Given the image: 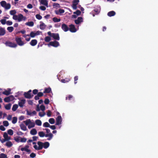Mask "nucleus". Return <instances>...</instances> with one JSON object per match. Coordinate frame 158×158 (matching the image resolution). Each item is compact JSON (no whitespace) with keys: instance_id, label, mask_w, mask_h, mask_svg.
I'll return each mask as SVG.
<instances>
[{"instance_id":"f257e3e1","label":"nucleus","mask_w":158,"mask_h":158,"mask_svg":"<svg viewBox=\"0 0 158 158\" xmlns=\"http://www.w3.org/2000/svg\"><path fill=\"white\" fill-rule=\"evenodd\" d=\"M37 144L38 147L36 145L33 146L35 150H42L43 148L45 149H47L49 147L50 145V143L48 142H46L44 143H42L41 141H38Z\"/></svg>"},{"instance_id":"f03ea898","label":"nucleus","mask_w":158,"mask_h":158,"mask_svg":"<svg viewBox=\"0 0 158 158\" xmlns=\"http://www.w3.org/2000/svg\"><path fill=\"white\" fill-rule=\"evenodd\" d=\"M38 135L39 136L41 137H43L44 136L45 137H48L47 139V140H51L53 137V135L52 133L47 134H45L44 132L43 131H40L38 132Z\"/></svg>"},{"instance_id":"7ed1b4c3","label":"nucleus","mask_w":158,"mask_h":158,"mask_svg":"<svg viewBox=\"0 0 158 158\" xmlns=\"http://www.w3.org/2000/svg\"><path fill=\"white\" fill-rule=\"evenodd\" d=\"M0 3L1 5L6 10H8L11 7L10 4L9 3H7L5 1H2Z\"/></svg>"},{"instance_id":"20e7f679","label":"nucleus","mask_w":158,"mask_h":158,"mask_svg":"<svg viewBox=\"0 0 158 158\" xmlns=\"http://www.w3.org/2000/svg\"><path fill=\"white\" fill-rule=\"evenodd\" d=\"M15 40L17 44L20 46H22L24 45V43L21 40V38L16 37L15 38Z\"/></svg>"},{"instance_id":"39448f33","label":"nucleus","mask_w":158,"mask_h":158,"mask_svg":"<svg viewBox=\"0 0 158 158\" xmlns=\"http://www.w3.org/2000/svg\"><path fill=\"white\" fill-rule=\"evenodd\" d=\"M5 44L6 46H8L11 48H15L17 46L16 44L10 41L6 42L5 43Z\"/></svg>"},{"instance_id":"423d86ee","label":"nucleus","mask_w":158,"mask_h":158,"mask_svg":"<svg viewBox=\"0 0 158 158\" xmlns=\"http://www.w3.org/2000/svg\"><path fill=\"white\" fill-rule=\"evenodd\" d=\"M15 99V98L14 96L11 95L5 98L4 99V100L5 102H8L13 101Z\"/></svg>"},{"instance_id":"0eeeda50","label":"nucleus","mask_w":158,"mask_h":158,"mask_svg":"<svg viewBox=\"0 0 158 158\" xmlns=\"http://www.w3.org/2000/svg\"><path fill=\"white\" fill-rule=\"evenodd\" d=\"M29 146L28 145H26L23 148H21V150L22 151H25L28 153L30 154L31 152V150L29 149Z\"/></svg>"},{"instance_id":"6e6552de","label":"nucleus","mask_w":158,"mask_h":158,"mask_svg":"<svg viewBox=\"0 0 158 158\" xmlns=\"http://www.w3.org/2000/svg\"><path fill=\"white\" fill-rule=\"evenodd\" d=\"M48 45L55 47H57L59 46L60 44L58 42L54 41L50 42Z\"/></svg>"},{"instance_id":"1a4fd4ad","label":"nucleus","mask_w":158,"mask_h":158,"mask_svg":"<svg viewBox=\"0 0 158 158\" xmlns=\"http://www.w3.org/2000/svg\"><path fill=\"white\" fill-rule=\"evenodd\" d=\"M79 2V0H73V1L72 8L74 10L77 8V5Z\"/></svg>"},{"instance_id":"9d476101","label":"nucleus","mask_w":158,"mask_h":158,"mask_svg":"<svg viewBox=\"0 0 158 158\" xmlns=\"http://www.w3.org/2000/svg\"><path fill=\"white\" fill-rule=\"evenodd\" d=\"M56 125H59L61 123L62 120L61 116H58L56 119Z\"/></svg>"},{"instance_id":"9b49d317","label":"nucleus","mask_w":158,"mask_h":158,"mask_svg":"<svg viewBox=\"0 0 158 158\" xmlns=\"http://www.w3.org/2000/svg\"><path fill=\"white\" fill-rule=\"evenodd\" d=\"M69 30L71 32H75L77 30L74 25L71 24L69 25Z\"/></svg>"},{"instance_id":"f8f14e48","label":"nucleus","mask_w":158,"mask_h":158,"mask_svg":"<svg viewBox=\"0 0 158 158\" xmlns=\"http://www.w3.org/2000/svg\"><path fill=\"white\" fill-rule=\"evenodd\" d=\"M26 19V17H24L23 15L22 14H19L18 15V22H20L23 20L25 21Z\"/></svg>"},{"instance_id":"ddd939ff","label":"nucleus","mask_w":158,"mask_h":158,"mask_svg":"<svg viewBox=\"0 0 158 158\" xmlns=\"http://www.w3.org/2000/svg\"><path fill=\"white\" fill-rule=\"evenodd\" d=\"M40 4L44 5L47 7H48V1L47 0H39Z\"/></svg>"},{"instance_id":"4468645a","label":"nucleus","mask_w":158,"mask_h":158,"mask_svg":"<svg viewBox=\"0 0 158 158\" xmlns=\"http://www.w3.org/2000/svg\"><path fill=\"white\" fill-rule=\"evenodd\" d=\"M52 37L54 39L57 40H59L60 39L59 34L58 33H52Z\"/></svg>"},{"instance_id":"2eb2a0df","label":"nucleus","mask_w":158,"mask_h":158,"mask_svg":"<svg viewBox=\"0 0 158 158\" xmlns=\"http://www.w3.org/2000/svg\"><path fill=\"white\" fill-rule=\"evenodd\" d=\"M61 28L65 32H66L69 30V27L66 24L64 23L62 25Z\"/></svg>"},{"instance_id":"dca6fc26","label":"nucleus","mask_w":158,"mask_h":158,"mask_svg":"<svg viewBox=\"0 0 158 158\" xmlns=\"http://www.w3.org/2000/svg\"><path fill=\"white\" fill-rule=\"evenodd\" d=\"M24 95L25 98L28 99L32 98L34 96L33 94H31L28 93L27 92H24Z\"/></svg>"},{"instance_id":"f3484780","label":"nucleus","mask_w":158,"mask_h":158,"mask_svg":"<svg viewBox=\"0 0 158 158\" xmlns=\"http://www.w3.org/2000/svg\"><path fill=\"white\" fill-rule=\"evenodd\" d=\"M83 22V19L82 17H78L77 19L75 20V23L77 24H79L80 23Z\"/></svg>"},{"instance_id":"a211bd4d","label":"nucleus","mask_w":158,"mask_h":158,"mask_svg":"<svg viewBox=\"0 0 158 158\" xmlns=\"http://www.w3.org/2000/svg\"><path fill=\"white\" fill-rule=\"evenodd\" d=\"M27 112V114L30 116H32L33 115H36V112L35 111H33L32 112L29 111L28 110H26Z\"/></svg>"},{"instance_id":"6ab92c4d","label":"nucleus","mask_w":158,"mask_h":158,"mask_svg":"<svg viewBox=\"0 0 158 158\" xmlns=\"http://www.w3.org/2000/svg\"><path fill=\"white\" fill-rule=\"evenodd\" d=\"M26 100L25 99H22L20 102H18V104L19 106L20 107H23L24 105L25 104Z\"/></svg>"},{"instance_id":"aec40b11","label":"nucleus","mask_w":158,"mask_h":158,"mask_svg":"<svg viewBox=\"0 0 158 158\" xmlns=\"http://www.w3.org/2000/svg\"><path fill=\"white\" fill-rule=\"evenodd\" d=\"M6 33V31L5 28L0 27V36L4 35Z\"/></svg>"},{"instance_id":"412c9836","label":"nucleus","mask_w":158,"mask_h":158,"mask_svg":"<svg viewBox=\"0 0 158 158\" xmlns=\"http://www.w3.org/2000/svg\"><path fill=\"white\" fill-rule=\"evenodd\" d=\"M37 40L34 39L32 40L30 43V44L31 45L33 46H35L37 44Z\"/></svg>"},{"instance_id":"4be33fe9","label":"nucleus","mask_w":158,"mask_h":158,"mask_svg":"<svg viewBox=\"0 0 158 158\" xmlns=\"http://www.w3.org/2000/svg\"><path fill=\"white\" fill-rule=\"evenodd\" d=\"M40 23H41L40 25V29L42 30H44L46 28V25L42 22H40Z\"/></svg>"},{"instance_id":"5701e85b","label":"nucleus","mask_w":158,"mask_h":158,"mask_svg":"<svg viewBox=\"0 0 158 158\" xmlns=\"http://www.w3.org/2000/svg\"><path fill=\"white\" fill-rule=\"evenodd\" d=\"M3 137L4 138L6 139V140H7V141L10 139V138H11L10 137H9L8 136L7 133H6V132L4 133L3 134Z\"/></svg>"},{"instance_id":"b1692460","label":"nucleus","mask_w":158,"mask_h":158,"mask_svg":"<svg viewBox=\"0 0 158 158\" xmlns=\"http://www.w3.org/2000/svg\"><path fill=\"white\" fill-rule=\"evenodd\" d=\"M31 134L32 135H35L37 134V131L36 129L34 128L32 129L30 131Z\"/></svg>"},{"instance_id":"393cba45","label":"nucleus","mask_w":158,"mask_h":158,"mask_svg":"<svg viewBox=\"0 0 158 158\" xmlns=\"http://www.w3.org/2000/svg\"><path fill=\"white\" fill-rule=\"evenodd\" d=\"M51 91V89L50 87L48 88H45L44 90V93H50Z\"/></svg>"},{"instance_id":"a878e982","label":"nucleus","mask_w":158,"mask_h":158,"mask_svg":"<svg viewBox=\"0 0 158 158\" xmlns=\"http://www.w3.org/2000/svg\"><path fill=\"white\" fill-rule=\"evenodd\" d=\"M115 12L114 11H110L107 13V15L110 17L114 16L115 15Z\"/></svg>"},{"instance_id":"bb28decb","label":"nucleus","mask_w":158,"mask_h":158,"mask_svg":"<svg viewBox=\"0 0 158 158\" xmlns=\"http://www.w3.org/2000/svg\"><path fill=\"white\" fill-rule=\"evenodd\" d=\"M20 127L21 129L24 131H26L27 130L26 127L23 123L20 124Z\"/></svg>"},{"instance_id":"cd10ccee","label":"nucleus","mask_w":158,"mask_h":158,"mask_svg":"<svg viewBox=\"0 0 158 158\" xmlns=\"http://www.w3.org/2000/svg\"><path fill=\"white\" fill-rule=\"evenodd\" d=\"M10 89H9L7 90H6L2 92V94L6 95H8L10 94Z\"/></svg>"},{"instance_id":"c85d7f7f","label":"nucleus","mask_w":158,"mask_h":158,"mask_svg":"<svg viewBox=\"0 0 158 158\" xmlns=\"http://www.w3.org/2000/svg\"><path fill=\"white\" fill-rule=\"evenodd\" d=\"M18 107V106L17 104H14L13 105L12 110L13 111H15L17 109Z\"/></svg>"},{"instance_id":"c756f323","label":"nucleus","mask_w":158,"mask_h":158,"mask_svg":"<svg viewBox=\"0 0 158 158\" xmlns=\"http://www.w3.org/2000/svg\"><path fill=\"white\" fill-rule=\"evenodd\" d=\"M35 126V123L34 122H31L30 123L29 125L28 126V127L29 129H30L31 128Z\"/></svg>"},{"instance_id":"7c9ffc66","label":"nucleus","mask_w":158,"mask_h":158,"mask_svg":"<svg viewBox=\"0 0 158 158\" xmlns=\"http://www.w3.org/2000/svg\"><path fill=\"white\" fill-rule=\"evenodd\" d=\"M35 123L36 125L39 126H40L42 125L41 121L39 119L36 120L35 121Z\"/></svg>"},{"instance_id":"2f4dec72","label":"nucleus","mask_w":158,"mask_h":158,"mask_svg":"<svg viewBox=\"0 0 158 158\" xmlns=\"http://www.w3.org/2000/svg\"><path fill=\"white\" fill-rule=\"evenodd\" d=\"M6 145L8 147L10 148L12 146L13 144L11 141H8L6 143Z\"/></svg>"},{"instance_id":"473e14b6","label":"nucleus","mask_w":158,"mask_h":158,"mask_svg":"<svg viewBox=\"0 0 158 158\" xmlns=\"http://www.w3.org/2000/svg\"><path fill=\"white\" fill-rule=\"evenodd\" d=\"M52 20L54 23L58 22L60 21V19L55 17L53 18Z\"/></svg>"},{"instance_id":"72a5a7b5","label":"nucleus","mask_w":158,"mask_h":158,"mask_svg":"<svg viewBox=\"0 0 158 158\" xmlns=\"http://www.w3.org/2000/svg\"><path fill=\"white\" fill-rule=\"evenodd\" d=\"M26 24L29 26L32 27L34 25V23L33 22L30 21L26 23Z\"/></svg>"},{"instance_id":"f704fd0d","label":"nucleus","mask_w":158,"mask_h":158,"mask_svg":"<svg viewBox=\"0 0 158 158\" xmlns=\"http://www.w3.org/2000/svg\"><path fill=\"white\" fill-rule=\"evenodd\" d=\"M23 122L25 123L26 126H28L30 123H31V121L30 119H28L26 121H23Z\"/></svg>"},{"instance_id":"c9c22d12","label":"nucleus","mask_w":158,"mask_h":158,"mask_svg":"<svg viewBox=\"0 0 158 158\" xmlns=\"http://www.w3.org/2000/svg\"><path fill=\"white\" fill-rule=\"evenodd\" d=\"M11 104L9 103L5 106V108L7 110H9L10 109Z\"/></svg>"},{"instance_id":"e433bc0d","label":"nucleus","mask_w":158,"mask_h":158,"mask_svg":"<svg viewBox=\"0 0 158 158\" xmlns=\"http://www.w3.org/2000/svg\"><path fill=\"white\" fill-rule=\"evenodd\" d=\"M70 80L68 78H65L64 79H62L61 80V81L64 83H65L69 82Z\"/></svg>"},{"instance_id":"4c0bfd02","label":"nucleus","mask_w":158,"mask_h":158,"mask_svg":"<svg viewBox=\"0 0 158 158\" xmlns=\"http://www.w3.org/2000/svg\"><path fill=\"white\" fill-rule=\"evenodd\" d=\"M17 118L16 117H14L13 118V119L12 121L13 124H15L17 122Z\"/></svg>"},{"instance_id":"58836bf2","label":"nucleus","mask_w":158,"mask_h":158,"mask_svg":"<svg viewBox=\"0 0 158 158\" xmlns=\"http://www.w3.org/2000/svg\"><path fill=\"white\" fill-rule=\"evenodd\" d=\"M14 29L13 27H9L7 28V30L10 32H12L14 30Z\"/></svg>"},{"instance_id":"ea45409f","label":"nucleus","mask_w":158,"mask_h":158,"mask_svg":"<svg viewBox=\"0 0 158 158\" xmlns=\"http://www.w3.org/2000/svg\"><path fill=\"white\" fill-rule=\"evenodd\" d=\"M51 40V38L49 36H46L44 38V40L46 42H49Z\"/></svg>"},{"instance_id":"a19ab883","label":"nucleus","mask_w":158,"mask_h":158,"mask_svg":"<svg viewBox=\"0 0 158 158\" xmlns=\"http://www.w3.org/2000/svg\"><path fill=\"white\" fill-rule=\"evenodd\" d=\"M0 158H7V156L6 154L2 153L0 154Z\"/></svg>"},{"instance_id":"79ce46f5","label":"nucleus","mask_w":158,"mask_h":158,"mask_svg":"<svg viewBox=\"0 0 158 158\" xmlns=\"http://www.w3.org/2000/svg\"><path fill=\"white\" fill-rule=\"evenodd\" d=\"M7 133L10 135H12L13 134V131L12 130L10 129L8 130Z\"/></svg>"},{"instance_id":"37998d69","label":"nucleus","mask_w":158,"mask_h":158,"mask_svg":"<svg viewBox=\"0 0 158 158\" xmlns=\"http://www.w3.org/2000/svg\"><path fill=\"white\" fill-rule=\"evenodd\" d=\"M50 125L47 122L44 123L43 124V127H49Z\"/></svg>"},{"instance_id":"c03bdc74","label":"nucleus","mask_w":158,"mask_h":158,"mask_svg":"<svg viewBox=\"0 0 158 158\" xmlns=\"http://www.w3.org/2000/svg\"><path fill=\"white\" fill-rule=\"evenodd\" d=\"M3 125L5 127H7L9 125L8 122L7 121H3Z\"/></svg>"},{"instance_id":"a18cd8bd","label":"nucleus","mask_w":158,"mask_h":158,"mask_svg":"<svg viewBox=\"0 0 158 158\" xmlns=\"http://www.w3.org/2000/svg\"><path fill=\"white\" fill-rule=\"evenodd\" d=\"M49 122L51 124H53L55 123V120L53 118H50L49 119Z\"/></svg>"},{"instance_id":"49530a36","label":"nucleus","mask_w":158,"mask_h":158,"mask_svg":"<svg viewBox=\"0 0 158 158\" xmlns=\"http://www.w3.org/2000/svg\"><path fill=\"white\" fill-rule=\"evenodd\" d=\"M30 35L31 37L33 38L35 37V35H36V34L33 31H31L30 33L29 36Z\"/></svg>"},{"instance_id":"de8ad7c7","label":"nucleus","mask_w":158,"mask_h":158,"mask_svg":"<svg viewBox=\"0 0 158 158\" xmlns=\"http://www.w3.org/2000/svg\"><path fill=\"white\" fill-rule=\"evenodd\" d=\"M81 13V11L79 10H77L76 11L73 12L74 14H76L77 15H80Z\"/></svg>"},{"instance_id":"09e8293b","label":"nucleus","mask_w":158,"mask_h":158,"mask_svg":"<svg viewBox=\"0 0 158 158\" xmlns=\"http://www.w3.org/2000/svg\"><path fill=\"white\" fill-rule=\"evenodd\" d=\"M1 23L2 25H5L6 23V20L5 19H2L0 20Z\"/></svg>"},{"instance_id":"8fccbe9b","label":"nucleus","mask_w":158,"mask_h":158,"mask_svg":"<svg viewBox=\"0 0 158 158\" xmlns=\"http://www.w3.org/2000/svg\"><path fill=\"white\" fill-rule=\"evenodd\" d=\"M35 17L38 20H40L42 19V16L39 14H37L35 15Z\"/></svg>"},{"instance_id":"3c124183","label":"nucleus","mask_w":158,"mask_h":158,"mask_svg":"<svg viewBox=\"0 0 158 158\" xmlns=\"http://www.w3.org/2000/svg\"><path fill=\"white\" fill-rule=\"evenodd\" d=\"M10 13L11 15H14L16 13V11L15 10H11L10 11Z\"/></svg>"},{"instance_id":"603ef678","label":"nucleus","mask_w":158,"mask_h":158,"mask_svg":"<svg viewBox=\"0 0 158 158\" xmlns=\"http://www.w3.org/2000/svg\"><path fill=\"white\" fill-rule=\"evenodd\" d=\"M40 109L42 111H44L45 109V106L42 105L40 106Z\"/></svg>"},{"instance_id":"864d4df0","label":"nucleus","mask_w":158,"mask_h":158,"mask_svg":"<svg viewBox=\"0 0 158 158\" xmlns=\"http://www.w3.org/2000/svg\"><path fill=\"white\" fill-rule=\"evenodd\" d=\"M49 100L48 98H46L44 101V103L46 105L49 104Z\"/></svg>"},{"instance_id":"5fc2aeb1","label":"nucleus","mask_w":158,"mask_h":158,"mask_svg":"<svg viewBox=\"0 0 158 158\" xmlns=\"http://www.w3.org/2000/svg\"><path fill=\"white\" fill-rule=\"evenodd\" d=\"M13 23L11 21H7L6 22V24L8 26H10L12 25Z\"/></svg>"},{"instance_id":"6e6d98bb","label":"nucleus","mask_w":158,"mask_h":158,"mask_svg":"<svg viewBox=\"0 0 158 158\" xmlns=\"http://www.w3.org/2000/svg\"><path fill=\"white\" fill-rule=\"evenodd\" d=\"M27 140V139L25 138H21L20 141L21 142L25 143L26 141Z\"/></svg>"},{"instance_id":"4d7b16f0","label":"nucleus","mask_w":158,"mask_h":158,"mask_svg":"<svg viewBox=\"0 0 158 158\" xmlns=\"http://www.w3.org/2000/svg\"><path fill=\"white\" fill-rule=\"evenodd\" d=\"M30 156L32 158H34L35 157L36 154L35 153L32 152L30 154Z\"/></svg>"},{"instance_id":"13d9d810","label":"nucleus","mask_w":158,"mask_h":158,"mask_svg":"<svg viewBox=\"0 0 158 158\" xmlns=\"http://www.w3.org/2000/svg\"><path fill=\"white\" fill-rule=\"evenodd\" d=\"M47 115L48 117H51V111L50 110H48Z\"/></svg>"},{"instance_id":"bf43d9fd","label":"nucleus","mask_w":158,"mask_h":158,"mask_svg":"<svg viewBox=\"0 0 158 158\" xmlns=\"http://www.w3.org/2000/svg\"><path fill=\"white\" fill-rule=\"evenodd\" d=\"M39 8L42 10H45L46 9V7L44 6H41L39 7Z\"/></svg>"},{"instance_id":"052dcab7","label":"nucleus","mask_w":158,"mask_h":158,"mask_svg":"<svg viewBox=\"0 0 158 158\" xmlns=\"http://www.w3.org/2000/svg\"><path fill=\"white\" fill-rule=\"evenodd\" d=\"M45 113L44 112H43V113H42L41 112H40L39 113V115L41 117H42L45 115Z\"/></svg>"},{"instance_id":"680f3d73","label":"nucleus","mask_w":158,"mask_h":158,"mask_svg":"<svg viewBox=\"0 0 158 158\" xmlns=\"http://www.w3.org/2000/svg\"><path fill=\"white\" fill-rule=\"evenodd\" d=\"M18 16L14 15L13 17V19L15 20H18Z\"/></svg>"},{"instance_id":"e2e57ef3","label":"nucleus","mask_w":158,"mask_h":158,"mask_svg":"<svg viewBox=\"0 0 158 158\" xmlns=\"http://www.w3.org/2000/svg\"><path fill=\"white\" fill-rule=\"evenodd\" d=\"M78 80V77L76 76L74 77V84H76L77 83V81Z\"/></svg>"},{"instance_id":"0e129e2a","label":"nucleus","mask_w":158,"mask_h":158,"mask_svg":"<svg viewBox=\"0 0 158 158\" xmlns=\"http://www.w3.org/2000/svg\"><path fill=\"white\" fill-rule=\"evenodd\" d=\"M53 6L55 7H59L60 6V5L57 3H54Z\"/></svg>"},{"instance_id":"69168bd1","label":"nucleus","mask_w":158,"mask_h":158,"mask_svg":"<svg viewBox=\"0 0 158 158\" xmlns=\"http://www.w3.org/2000/svg\"><path fill=\"white\" fill-rule=\"evenodd\" d=\"M0 130L2 131H4L5 130V128L2 125L0 126Z\"/></svg>"},{"instance_id":"338daca9","label":"nucleus","mask_w":158,"mask_h":158,"mask_svg":"<svg viewBox=\"0 0 158 158\" xmlns=\"http://www.w3.org/2000/svg\"><path fill=\"white\" fill-rule=\"evenodd\" d=\"M38 92V90L37 89H35L33 90V93L35 95Z\"/></svg>"},{"instance_id":"774afa93","label":"nucleus","mask_w":158,"mask_h":158,"mask_svg":"<svg viewBox=\"0 0 158 158\" xmlns=\"http://www.w3.org/2000/svg\"><path fill=\"white\" fill-rule=\"evenodd\" d=\"M37 95L39 97H41L43 95V93L41 92H39L38 93Z\"/></svg>"}]
</instances>
